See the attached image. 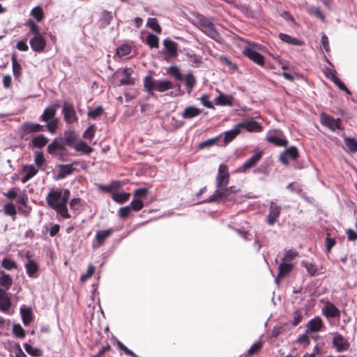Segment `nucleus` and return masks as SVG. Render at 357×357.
<instances>
[{"mask_svg":"<svg viewBox=\"0 0 357 357\" xmlns=\"http://www.w3.org/2000/svg\"><path fill=\"white\" fill-rule=\"evenodd\" d=\"M70 195L68 189L52 190L46 197L47 204L62 218L68 219L70 215L68 211L67 203Z\"/></svg>","mask_w":357,"mask_h":357,"instance_id":"nucleus-1","label":"nucleus"},{"mask_svg":"<svg viewBox=\"0 0 357 357\" xmlns=\"http://www.w3.org/2000/svg\"><path fill=\"white\" fill-rule=\"evenodd\" d=\"M144 86L147 91L153 94L154 91L165 92L174 88V84L169 80L153 79L151 75L145 77Z\"/></svg>","mask_w":357,"mask_h":357,"instance_id":"nucleus-2","label":"nucleus"},{"mask_svg":"<svg viewBox=\"0 0 357 357\" xmlns=\"http://www.w3.org/2000/svg\"><path fill=\"white\" fill-rule=\"evenodd\" d=\"M197 20L202 27V30L206 35L217 42L220 43L222 41L221 36L215 28L212 18L206 17L202 15H198Z\"/></svg>","mask_w":357,"mask_h":357,"instance_id":"nucleus-3","label":"nucleus"},{"mask_svg":"<svg viewBox=\"0 0 357 357\" xmlns=\"http://www.w3.org/2000/svg\"><path fill=\"white\" fill-rule=\"evenodd\" d=\"M235 193L233 187L227 188V186L221 188L220 189H216L212 195H211L207 202H215L225 201L229 199V197Z\"/></svg>","mask_w":357,"mask_h":357,"instance_id":"nucleus-4","label":"nucleus"},{"mask_svg":"<svg viewBox=\"0 0 357 357\" xmlns=\"http://www.w3.org/2000/svg\"><path fill=\"white\" fill-rule=\"evenodd\" d=\"M320 123L332 131L342 129L340 119H334L324 112H322L320 115Z\"/></svg>","mask_w":357,"mask_h":357,"instance_id":"nucleus-5","label":"nucleus"},{"mask_svg":"<svg viewBox=\"0 0 357 357\" xmlns=\"http://www.w3.org/2000/svg\"><path fill=\"white\" fill-rule=\"evenodd\" d=\"M263 152L261 151L255 150L254 155L248 160H246L241 167L237 169V172L245 173L251 168L255 167L257 164L261 159Z\"/></svg>","mask_w":357,"mask_h":357,"instance_id":"nucleus-6","label":"nucleus"},{"mask_svg":"<svg viewBox=\"0 0 357 357\" xmlns=\"http://www.w3.org/2000/svg\"><path fill=\"white\" fill-rule=\"evenodd\" d=\"M229 175L227 171V167L225 165H220L218 167V172L216 176V189L227 186L229 183Z\"/></svg>","mask_w":357,"mask_h":357,"instance_id":"nucleus-7","label":"nucleus"},{"mask_svg":"<svg viewBox=\"0 0 357 357\" xmlns=\"http://www.w3.org/2000/svg\"><path fill=\"white\" fill-rule=\"evenodd\" d=\"M64 120L67 123H73L77 121L78 118L73 105L67 102H64L62 107Z\"/></svg>","mask_w":357,"mask_h":357,"instance_id":"nucleus-8","label":"nucleus"},{"mask_svg":"<svg viewBox=\"0 0 357 357\" xmlns=\"http://www.w3.org/2000/svg\"><path fill=\"white\" fill-rule=\"evenodd\" d=\"M271 57L272 61L269 59V64L271 63L272 66H269V68H276L277 67L281 68V69L284 70L282 75L285 77V79L289 81H293L294 79V76L291 73L285 71L287 69V62L285 61L280 59L279 57H275L274 56H272Z\"/></svg>","mask_w":357,"mask_h":357,"instance_id":"nucleus-9","label":"nucleus"},{"mask_svg":"<svg viewBox=\"0 0 357 357\" xmlns=\"http://www.w3.org/2000/svg\"><path fill=\"white\" fill-rule=\"evenodd\" d=\"M333 344L339 352L347 350L349 347L348 340L337 333L333 334Z\"/></svg>","mask_w":357,"mask_h":357,"instance_id":"nucleus-10","label":"nucleus"},{"mask_svg":"<svg viewBox=\"0 0 357 357\" xmlns=\"http://www.w3.org/2000/svg\"><path fill=\"white\" fill-rule=\"evenodd\" d=\"M298 156V150L295 146H290L280 156V162L284 165L289 164V158L293 160Z\"/></svg>","mask_w":357,"mask_h":357,"instance_id":"nucleus-11","label":"nucleus"},{"mask_svg":"<svg viewBox=\"0 0 357 357\" xmlns=\"http://www.w3.org/2000/svg\"><path fill=\"white\" fill-rule=\"evenodd\" d=\"M29 43L33 51L36 52H43L46 46V41L42 35L33 36Z\"/></svg>","mask_w":357,"mask_h":357,"instance_id":"nucleus-12","label":"nucleus"},{"mask_svg":"<svg viewBox=\"0 0 357 357\" xmlns=\"http://www.w3.org/2000/svg\"><path fill=\"white\" fill-rule=\"evenodd\" d=\"M238 127L240 130H245L248 132H259L261 131V126L258 122L253 119L245 121L243 123H238Z\"/></svg>","mask_w":357,"mask_h":357,"instance_id":"nucleus-13","label":"nucleus"},{"mask_svg":"<svg viewBox=\"0 0 357 357\" xmlns=\"http://www.w3.org/2000/svg\"><path fill=\"white\" fill-rule=\"evenodd\" d=\"M163 44L165 49L166 58L171 59L177 56V45L175 42L165 39L163 41Z\"/></svg>","mask_w":357,"mask_h":357,"instance_id":"nucleus-14","label":"nucleus"},{"mask_svg":"<svg viewBox=\"0 0 357 357\" xmlns=\"http://www.w3.org/2000/svg\"><path fill=\"white\" fill-rule=\"evenodd\" d=\"M243 54L247 57H248L249 59H250L251 60H252L253 61L257 63V64H259V65L264 64V56L261 54H260L259 53H258L257 52H256L253 48L250 47L245 48V50H243Z\"/></svg>","mask_w":357,"mask_h":357,"instance_id":"nucleus-15","label":"nucleus"},{"mask_svg":"<svg viewBox=\"0 0 357 357\" xmlns=\"http://www.w3.org/2000/svg\"><path fill=\"white\" fill-rule=\"evenodd\" d=\"M11 307L10 298L7 291L0 288V310L3 312H8Z\"/></svg>","mask_w":357,"mask_h":357,"instance_id":"nucleus-16","label":"nucleus"},{"mask_svg":"<svg viewBox=\"0 0 357 357\" xmlns=\"http://www.w3.org/2000/svg\"><path fill=\"white\" fill-rule=\"evenodd\" d=\"M323 327V321L321 319L317 317L311 319L306 325V333H315L319 332Z\"/></svg>","mask_w":357,"mask_h":357,"instance_id":"nucleus-17","label":"nucleus"},{"mask_svg":"<svg viewBox=\"0 0 357 357\" xmlns=\"http://www.w3.org/2000/svg\"><path fill=\"white\" fill-rule=\"evenodd\" d=\"M202 113V109L195 106L187 107L181 114V116L184 119H190L198 116Z\"/></svg>","mask_w":357,"mask_h":357,"instance_id":"nucleus-18","label":"nucleus"},{"mask_svg":"<svg viewBox=\"0 0 357 357\" xmlns=\"http://www.w3.org/2000/svg\"><path fill=\"white\" fill-rule=\"evenodd\" d=\"M279 38L285 43L296 45L302 46L304 45V41L295 37H292L288 34L280 33L278 35Z\"/></svg>","mask_w":357,"mask_h":357,"instance_id":"nucleus-19","label":"nucleus"},{"mask_svg":"<svg viewBox=\"0 0 357 357\" xmlns=\"http://www.w3.org/2000/svg\"><path fill=\"white\" fill-rule=\"evenodd\" d=\"M22 130L26 134L38 132L43 130V126L38 123L25 122L22 125Z\"/></svg>","mask_w":357,"mask_h":357,"instance_id":"nucleus-20","label":"nucleus"},{"mask_svg":"<svg viewBox=\"0 0 357 357\" xmlns=\"http://www.w3.org/2000/svg\"><path fill=\"white\" fill-rule=\"evenodd\" d=\"M24 172L26 173L25 175L22 178V183H25L29 180H30L32 177H33L38 173V169L33 165H26L23 169Z\"/></svg>","mask_w":357,"mask_h":357,"instance_id":"nucleus-21","label":"nucleus"},{"mask_svg":"<svg viewBox=\"0 0 357 357\" xmlns=\"http://www.w3.org/2000/svg\"><path fill=\"white\" fill-rule=\"evenodd\" d=\"M56 112V109L55 106H50L47 107L43 114L40 116V120L42 121H49L52 119H55V115Z\"/></svg>","mask_w":357,"mask_h":357,"instance_id":"nucleus-22","label":"nucleus"},{"mask_svg":"<svg viewBox=\"0 0 357 357\" xmlns=\"http://www.w3.org/2000/svg\"><path fill=\"white\" fill-rule=\"evenodd\" d=\"M269 143H272L278 146H287L288 141L282 134L278 135H269Z\"/></svg>","mask_w":357,"mask_h":357,"instance_id":"nucleus-23","label":"nucleus"},{"mask_svg":"<svg viewBox=\"0 0 357 357\" xmlns=\"http://www.w3.org/2000/svg\"><path fill=\"white\" fill-rule=\"evenodd\" d=\"M269 212V225H273L280 214V207L271 202Z\"/></svg>","mask_w":357,"mask_h":357,"instance_id":"nucleus-24","label":"nucleus"},{"mask_svg":"<svg viewBox=\"0 0 357 357\" xmlns=\"http://www.w3.org/2000/svg\"><path fill=\"white\" fill-rule=\"evenodd\" d=\"M13 284V280L10 276L4 273V271L1 272L0 275V286L2 287L3 289H5L7 291Z\"/></svg>","mask_w":357,"mask_h":357,"instance_id":"nucleus-25","label":"nucleus"},{"mask_svg":"<svg viewBox=\"0 0 357 357\" xmlns=\"http://www.w3.org/2000/svg\"><path fill=\"white\" fill-rule=\"evenodd\" d=\"M27 275L31 278H36V273L38 270L37 264L32 259H29L25 264Z\"/></svg>","mask_w":357,"mask_h":357,"instance_id":"nucleus-26","label":"nucleus"},{"mask_svg":"<svg viewBox=\"0 0 357 357\" xmlns=\"http://www.w3.org/2000/svg\"><path fill=\"white\" fill-rule=\"evenodd\" d=\"M241 130H240L239 127H238V124L236 125V126L234 128V129H231L229 131H226L224 132V142L225 144H227L232 141L240 132Z\"/></svg>","mask_w":357,"mask_h":357,"instance_id":"nucleus-27","label":"nucleus"},{"mask_svg":"<svg viewBox=\"0 0 357 357\" xmlns=\"http://www.w3.org/2000/svg\"><path fill=\"white\" fill-rule=\"evenodd\" d=\"M232 97L225 94H220L215 100L217 105H232Z\"/></svg>","mask_w":357,"mask_h":357,"instance_id":"nucleus-28","label":"nucleus"},{"mask_svg":"<svg viewBox=\"0 0 357 357\" xmlns=\"http://www.w3.org/2000/svg\"><path fill=\"white\" fill-rule=\"evenodd\" d=\"M13 73L15 79H18L21 75L22 66L17 61L16 56L13 54L11 57Z\"/></svg>","mask_w":357,"mask_h":357,"instance_id":"nucleus-29","label":"nucleus"},{"mask_svg":"<svg viewBox=\"0 0 357 357\" xmlns=\"http://www.w3.org/2000/svg\"><path fill=\"white\" fill-rule=\"evenodd\" d=\"M48 142V139L43 135H39L33 137L31 140V143L33 147L42 148L45 146Z\"/></svg>","mask_w":357,"mask_h":357,"instance_id":"nucleus-30","label":"nucleus"},{"mask_svg":"<svg viewBox=\"0 0 357 357\" xmlns=\"http://www.w3.org/2000/svg\"><path fill=\"white\" fill-rule=\"evenodd\" d=\"M25 26H28L29 29V31L27 33V36H29L30 33L33 34V36H40V28L39 26L34 22V21L31 19H29L26 23L24 24Z\"/></svg>","mask_w":357,"mask_h":357,"instance_id":"nucleus-31","label":"nucleus"},{"mask_svg":"<svg viewBox=\"0 0 357 357\" xmlns=\"http://www.w3.org/2000/svg\"><path fill=\"white\" fill-rule=\"evenodd\" d=\"M292 268V265L291 264L287 263H281L279 266V275L278 277L275 278V282L278 284L279 283V277H282L289 273Z\"/></svg>","mask_w":357,"mask_h":357,"instance_id":"nucleus-32","label":"nucleus"},{"mask_svg":"<svg viewBox=\"0 0 357 357\" xmlns=\"http://www.w3.org/2000/svg\"><path fill=\"white\" fill-rule=\"evenodd\" d=\"M324 311L326 317H336L340 314L338 309L332 303H328L325 307Z\"/></svg>","mask_w":357,"mask_h":357,"instance_id":"nucleus-33","label":"nucleus"},{"mask_svg":"<svg viewBox=\"0 0 357 357\" xmlns=\"http://www.w3.org/2000/svg\"><path fill=\"white\" fill-rule=\"evenodd\" d=\"M130 194L129 192H114L112 193V198L117 203L123 204L128 200Z\"/></svg>","mask_w":357,"mask_h":357,"instance_id":"nucleus-34","label":"nucleus"},{"mask_svg":"<svg viewBox=\"0 0 357 357\" xmlns=\"http://www.w3.org/2000/svg\"><path fill=\"white\" fill-rule=\"evenodd\" d=\"M112 232V230L110 229L97 231L96 238L100 245L103 244L105 239L111 235Z\"/></svg>","mask_w":357,"mask_h":357,"instance_id":"nucleus-35","label":"nucleus"},{"mask_svg":"<svg viewBox=\"0 0 357 357\" xmlns=\"http://www.w3.org/2000/svg\"><path fill=\"white\" fill-rule=\"evenodd\" d=\"M25 351L33 357H40L43 355V351L36 347H33L28 343L24 344Z\"/></svg>","mask_w":357,"mask_h":357,"instance_id":"nucleus-36","label":"nucleus"},{"mask_svg":"<svg viewBox=\"0 0 357 357\" xmlns=\"http://www.w3.org/2000/svg\"><path fill=\"white\" fill-rule=\"evenodd\" d=\"M74 149L77 151H80L85 154L91 153L93 150L92 148L84 142H79L77 143L75 145H74Z\"/></svg>","mask_w":357,"mask_h":357,"instance_id":"nucleus-37","label":"nucleus"},{"mask_svg":"<svg viewBox=\"0 0 357 357\" xmlns=\"http://www.w3.org/2000/svg\"><path fill=\"white\" fill-rule=\"evenodd\" d=\"M77 140V136L72 130H68L64 132V142L68 146H73Z\"/></svg>","mask_w":357,"mask_h":357,"instance_id":"nucleus-38","label":"nucleus"},{"mask_svg":"<svg viewBox=\"0 0 357 357\" xmlns=\"http://www.w3.org/2000/svg\"><path fill=\"white\" fill-rule=\"evenodd\" d=\"M187 56L188 61L192 66L199 67L202 63V56H198L194 53L188 52Z\"/></svg>","mask_w":357,"mask_h":357,"instance_id":"nucleus-39","label":"nucleus"},{"mask_svg":"<svg viewBox=\"0 0 357 357\" xmlns=\"http://www.w3.org/2000/svg\"><path fill=\"white\" fill-rule=\"evenodd\" d=\"M185 83L188 90V93L191 92L192 89L194 87L196 83V79L192 73H189L185 77Z\"/></svg>","mask_w":357,"mask_h":357,"instance_id":"nucleus-40","label":"nucleus"},{"mask_svg":"<svg viewBox=\"0 0 357 357\" xmlns=\"http://www.w3.org/2000/svg\"><path fill=\"white\" fill-rule=\"evenodd\" d=\"M123 77L121 79V85H130L134 84V79L130 77V70L125 69L123 70Z\"/></svg>","mask_w":357,"mask_h":357,"instance_id":"nucleus-41","label":"nucleus"},{"mask_svg":"<svg viewBox=\"0 0 357 357\" xmlns=\"http://www.w3.org/2000/svg\"><path fill=\"white\" fill-rule=\"evenodd\" d=\"M31 15L37 22H40L44 17V13L40 6H36L31 10Z\"/></svg>","mask_w":357,"mask_h":357,"instance_id":"nucleus-42","label":"nucleus"},{"mask_svg":"<svg viewBox=\"0 0 357 357\" xmlns=\"http://www.w3.org/2000/svg\"><path fill=\"white\" fill-rule=\"evenodd\" d=\"M1 266L8 271L17 268V264L9 258H3L1 261Z\"/></svg>","mask_w":357,"mask_h":357,"instance_id":"nucleus-43","label":"nucleus"},{"mask_svg":"<svg viewBox=\"0 0 357 357\" xmlns=\"http://www.w3.org/2000/svg\"><path fill=\"white\" fill-rule=\"evenodd\" d=\"M22 321L24 325L27 326L31 321V312L29 309L22 308L20 310Z\"/></svg>","mask_w":357,"mask_h":357,"instance_id":"nucleus-44","label":"nucleus"},{"mask_svg":"<svg viewBox=\"0 0 357 357\" xmlns=\"http://www.w3.org/2000/svg\"><path fill=\"white\" fill-rule=\"evenodd\" d=\"M167 72L169 75H172L176 80L181 81L183 78L177 66H172L169 67Z\"/></svg>","mask_w":357,"mask_h":357,"instance_id":"nucleus-45","label":"nucleus"},{"mask_svg":"<svg viewBox=\"0 0 357 357\" xmlns=\"http://www.w3.org/2000/svg\"><path fill=\"white\" fill-rule=\"evenodd\" d=\"M3 211L6 215H10L13 217V219H15L16 215V209L13 203H8L4 205Z\"/></svg>","mask_w":357,"mask_h":357,"instance_id":"nucleus-46","label":"nucleus"},{"mask_svg":"<svg viewBox=\"0 0 357 357\" xmlns=\"http://www.w3.org/2000/svg\"><path fill=\"white\" fill-rule=\"evenodd\" d=\"M344 144L351 152H357V142L351 137H345Z\"/></svg>","mask_w":357,"mask_h":357,"instance_id":"nucleus-47","label":"nucleus"},{"mask_svg":"<svg viewBox=\"0 0 357 357\" xmlns=\"http://www.w3.org/2000/svg\"><path fill=\"white\" fill-rule=\"evenodd\" d=\"M331 79L339 87L340 90L345 91L347 94H351V91L335 75L332 74Z\"/></svg>","mask_w":357,"mask_h":357,"instance_id":"nucleus-48","label":"nucleus"},{"mask_svg":"<svg viewBox=\"0 0 357 357\" xmlns=\"http://www.w3.org/2000/svg\"><path fill=\"white\" fill-rule=\"evenodd\" d=\"M263 343L261 341H258L255 342L251 347L248 349L246 357L252 356L257 354L262 347Z\"/></svg>","mask_w":357,"mask_h":357,"instance_id":"nucleus-49","label":"nucleus"},{"mask_svg":"<svg viewBox=\"0 0 357 357\" xmlns=\"http://www.w3.org/2000/svg\"><path fill=\"white\" fill-rule=\"evenodd\" d=\"M147 25L157 33H161V27L155 18H149Z\"/></svg>","mask_w":357,"mask_h":357,"instance_id":"nucleus-50","label":"nucleus"},{"mask_svg":"<svg viewBox=\"0 0 357 357\" xmlns=\"http://www.w3.org/2000/svg\"><path fill=\"white\" fill-rule=\"evenodd\" d=\"M103 113V108L101 106H98L93 109L88 111L87 115L89 118L96 119Z\"/></svg>","mask_w":357,"mask_h":357,"instance_id":"nucleus-51","label":"nucleus"},{"mask_svg":"<svg viewBox=\"0 0 357 357\" xmlns=\"http://www.w3.org/2000/svg\"><path fill=\"white\" fill-rule=\"evenodd\" d=\"M158 38L153 34H149L146 38V43L151 47H158Z\"/></svg>","mask_w":357,"mask_h":357,"instance_id":"nucleus-52","label":"nucleus"},{"mask_svg":"<svg viewBox=\"0 0 357 357\" xmlns=\"http://www.w3.org/2000/svg\"><path fill=\"white\" fill-rule=\"evenodd\" d=\"M63 147L62 145L59 144L56 139H54L49 146H47V152L50 154H54L58 150H63Z\"/></svg>","mask_w":357,"mask_h":357,"instance_id":"nucleus-53","label":"nucleus"},{"mask_svg":"<svg viewBox=\"0 0 357 357\" xmlns=\"http://www.w3.org/2000/svg\"><path fill=\"white\" fill-rule=\"evenodd\" d=\"M96 131V127L94 125H91L83 133V137L91 141L93 138Z\"/></svg>","mask_w":357,"mask_h":357,"instance_id":"nucleus-54","label":"nucleus"},{"mask_svg":"<svg viewBox=\"0 0 357 357\" xmlns=\"http://www.w3.org/2000/svg\"><path fill=\"white\" fill-rule=\"evenodd\" d=\"M130 52H131L130 47L128 45H121L120 47H119L116 49V54L119 56H127V55L130 54Z\"/></svg>","mask_w":357,"mask_h":357,"instance_id":"nucleus-55","label":"nucleus"},{"mask_svg":"<svg viewBox=\"0 0 357 357\" xmlns=\"http://www.w3.org/2000/svg\"><path fill=\"white\" fill-rule=\"evenodd\" d=\"M45 158L43 152H36L34 162L38 168H41L45 163Z\"/></svg>","mask_w":357,"mask_h":357,"instance_id":"nucleus-56","label":"nucleus"},{"mask_svg":"<svg viewBox=\"0 0 357 357\" xmlns=\"http://www.w3.org/2000/svg\"><path fill=\"white\" fill-rule=\"evenodd\" d=\"M129 206H130L131 210L139 211L144 207V204L142 200L133 198Z\"/></svg>","mask_w":357,"mask_h":357,"instance_id":"nucleus-57","label":"nucleus"},{"mask_svg":"<svg viewBox=\"0 0 357 357\" xmlns=\"http://www.w3.org/2000/svg\"><path fill=\"white\" fill-rule=\"evenodd\" d=\"M46 122H47L46 126H47V130L52 134L55 133L57 126H58V123H59L58 119H52V120H50L49 121H46Z\"/></svg>","mask_w":357,"mask_h":357,"instance_id":"nucleus-58","label":"nucleus"},{"mask_svg":"<svg viewBox=\"0 0 357 357\" xmlns=\"http://www.w3.org/2000/svg\"><path fill=\"white\" fill-rule=\"evenodd\" d=\"M309 13L314 15L317 18L321 20L322 22L325 21V17L319 8L312 6L310 8Z\"/></svg>","mask_w":357,"mask_h":357,"instance_id":"nucleus-59","label":"nucleus"},{"mask_svg":"<svg viewBox=\"0 0 357 357\" xmlns=\"http://www.w3.org/2000/svg\"><path fill=\"white\" fill-rule=\"evenodd\" d=\"M13 334L20 338H23L25 336L24 330L22 328L20 324H14L13 326Z\"/></svg>","mask_w":357,"mask_h":357,"instance_id":"nucleus-60","label":"nucleus"},{"mask_svg":"<svg viewBox=\"0 0 357 357\" xmlns=\"http://www.w3.org/2000/svg\"><path fill=\"white\" fill-rule=\"evenodd\" d=\"M148 190L146 188H139L134 193V197L137 199L142 200L147 195Z\"/></svg>","mask_w":357,"mask_h":357,"instance_id":"nucleus-61","label":"nucleus"},{"mask_svg":"<svg viewBox=\"0 0 357 357\" xmlns=\"http://www.w3.org/2000/svg\"><path fill=\"white\" fill-rule=\"evenodd\" d=\"M131 212V208L130 206H126L125 207H122L119 210V215L121 218H126L129 214Z\"/></svg>","mask_w":357,"mask_h":357,"instance_id":"nucleus-62","label":"nucleus"},{"mask_svg":"<svg viewBox=\"0 0 357 357\" xmlns=\"http://www.w3.org/2000/svg\"><path fill=\"white\" fill-rule=\"evenodd\" d=\"M73 164L72 165H60L59 168L67 176L68 175H70L73 173L74 170V168L73 167Z\"/></svg>","mask_w":357,"mask_h":357,"instance_id":"nucleus-63","label":"nucleus"},{"mask_svg":"<svg viewBox=\"0 0 357 357\" xmlns=\"http://www.w3.org/2000/svg\"><path fill=\"white\" fill-rule=\"evenodd\" d=\"M200 100L202 104L207 108H213V105L209 100V96L206 94H204L201 96Z\"/></svg>","mask_w":357,"mask_h":357,"instance_id":"nucleus-64","label":"nucleus"}]
</instances>
